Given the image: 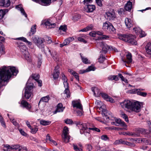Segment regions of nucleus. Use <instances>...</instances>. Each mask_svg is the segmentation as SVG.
<instances>
[{
  "instance_id": "58",
  "label": "nucleus",
  "mask_w": 151,
  "mask_h": 151,
  "mask_svg": "<svg viewBox=\"0 0 151 151\" xmlns=\"http://www.w3.org/2000/svg\"><path fill=\"white\" fill-rule=\"evenodd\" d=\"M46 39L48 43L50 44L52 43V41L50 37L47 36L46 37Z\"/></svg>"
},
{
  "instance_id": "2",
  "label": "nucleus",
  "mask_w": 151,
  "mask_h": 151,
  "mask_svg": "<svg viewBox=\"0 0 151 151\" xmlns=\"http://www.w3.org/2000/svg\"><path fill=\"white\" fill-rule=\"evenodd\" d=\"M120 104L122 108L129 112L134 111L138 112L140 110L141 106L139 103L137 101L125 100L121 102Z\"/></svg>"
},
{
  "instance_id": "55",
  "label": "nucleus",
  "mask_w": 151,
  "mask_h": 151,
  "mask_svg": "<svg viewBox=\"0 0 151 151\" xmlns=\"http://www.w3.org/2000/svg\"><path fill=\"white\" fill-rule=\"evenodd\" d=\"M139 34H140L139 36L141 37H144L146 36V34L145 33V32L143 31L142 29H141V31H140Z\"/></svg>"
},
{
  "instance_id": "13",
  "label": "nucleus",
  "mask_w": 151,
  "mask_h": 151,
  "mask_svg": "<svg viewBox=\"0 0 151 151\" xmlns=\"http://www.w3.org/2000/svg\"><path fill=\"white\" fill-rule=\"evenodd\" d=\"M36 3H38L42 5L46 6L49 5L51 3V0H32Z\"/></svg>"
},
{
  "instance_id": "29",
  "label": "nucleus",
  "mask_w": 151,
  "mask_h": 151,
  "mask_svg": "<svg viewBox=\"0 0 151 151\" xmlns=\"http://www.w3.org/2000/svg\"><path fill=\"white\" fill-rule=\"evenodd\" d=\"M50 99L49 96L43 97L41 98L38 103V105H39L41 102H47Z\"/></svg>"
},
{
  "instance_id": "56",
  "label": "nucleus",
  "mask_w": 151,
  "mask_h": 151,
  "mask_svg": "<svg viewBox=\"0 0 151 151\" xmlns=\"http://www.w3.org/2000/svg\"><path fill=\"white\" fill-rule=\"evenodd\" d=\"M65 122L67 124H73V122L71 119H67L65 121Z\"/></svg>"
},
{
  "instance_id": "36",
  "label": "nucleus",
  "mask_w": 151,
  "mask_h": 151,
  "mask_svg": "<svg viewBox=\"0 0 151 151\" xmlns=\"http://www.w3.org/2000/svg\"><path fill=\"white\" fill-rule=\"evenodd\" d=\"M104 115L105 116L104 117V119L107 122H109L110 119H111V120L114 121V119H116L115 117H110L109 116H106L105 115V114H104Z\"/></svg>"
},
{
  "instance_id": "49",
  "label": "nucleus",
  "mask_w": 151,
  "mask_h": 151,
  "mask_svg": "<svg viewBox=\"0 0 151 151\" xmlns=\"http://www.w3.org/2000/svg\"><path fill=\"white\" fill-rule=\"evenodd\" d=\"M141 141V142H143L145 143H147V144L149 145H151V141L148 140H147L145 139H140Z\"/></svg>"
},
{
  "instance_id": "42",
  "label": "nucleus",
  "mask_w": 151,
  "mask_h": 151,
  "mask_svg": "<svg viewBox=\"0 0 151 151\" xmlns=\"http://www.w3.org/2000/svg\"><path fill=\"white\" fill-rule=\"evenodd\" d=\"M121 116L124 119V120L126 122H128L129 120L128 119V117L125 114L122 113L121 114Z\"/></svg>"
},
{
  "instance_id": "32",
  "label": "nucleus",
  "mask_w": 151,
  "mask_h": 151,
  "mask_svg": "<svg viewBox=\"0 0 151 151\" xmlns=\"http://www.w3.org/2000/svg\"><path fill=\"white\" fill-rule=\"evenodd\" d=\"M8 11L7 9L0 10V19H2L3 17Z\"/></svg>"
},
{
  "instance_id": "12",
  "label": "nucleus",
  "mask_w": 151,
  "mask_h": 151,
  "mask_svg": "<svg viewBox=\"0 0 151 151\" xmlns=\"http://www.w3.org/2000/svg\"><path fill=\"white\" fill-rule=\"evenodd\" d=\"M140 138H132L130 139V141L131 142H132L126 141L125 145L131 147H134L135 146V144L133 142H137L138 143H140Z\"/></svg>"
},
{
  "instance_id": "18",
  "label": "nucleus",
  "mask_w": 151,
  "mask_h": 151,
  "mask_svg": "<svg viewBox=\"0 0 151 151\" xmlns=\"http://www.w3.org/2000/svg\"><path fill=\"white\" fill-rule=\"evenodd\" d=\"M127 59L126 60L122 58V60L124 62L127 63H131L132 61V55L131 53L128 52V54L126 55Z\"/></svg>"
},
{
  "instance_id": "10",
  "label": "nucleus",
  "mask_w": 151,
  "mask_h": 151,
  "mask_svg": "<svg viewBox=\"0 0 151 151\" xmlns=\"http://www.w3.org/2000/svg\"><path fill=\"white\" fill-rule=\"evenodd\" d=\"M103 29L105 30L112 31L114 32L115 29L112 24L109 22H106L103 24Z\"/></svg>"
},
{
  "instance_id": "47",
  "label": "nucleus",
  "mask_w": 151,
  "mask_h": 151,
  "mask_svg": "<svg viewBox=\"0 0 151 151\" xmlns=\"http://www.w3.org/2000/svg\"><path fill=\"white\" fill-rule=\"evenodd\" d=\"M95 70V68L93 66H89L86 69L87 72L91 71H94Z\"/></svg>"
},
{
  "instance_id": "16",
  "label": "nucleus",
  "mask_w": 151,
  "mask_h": 151,
  "mask_svg": "<svg viewBox=\"0 0 151 151\" xmlns=\"http://www.w3.org/2000/svg\"><path fill=\"white\" fill-rule=\"evenodd\" d=\"M63 84L64 87L65 88V90L64 91V93L66 94L67 98H69L70 95L69 89L68 88V86L67 81H63Z\"/></svg>"
},
{
  "instance_id": "8",
  "label": "nucleus",
  "mask_w": 151,
  "mask_h": 151,
  "mask_svg": "<svg viewBox=\"0 0 151 151\" xmlns=\"http://www.w3.org/2000/svg\"><path fill=\"white\" fill-rule=\"evenodd\" d=\"M96 44L97 46H100L102 48V51L104 53H106L110 48V46L107 45L103 42L97 41L96 42Z\"/></svg>"
},
{
  "instance_id": "46",
  "label": "nucleus",
  "mask_w": 151,
  "mask_h": 151,
  "mask_svg": "<svg viewBox=\"0 0 151 151\" xmlns=\"http://www.w3.org/2000/svg\"><path fill=\"white\" fill-rule=\"evenodd\" d=\"M81 18V15L79 14H76L73 17V19L75 21H77Z\"/></svg>"
},
{
  "instance_id": "14",
  "label": "nucleus",
  "mask_w": 151,
  "mask_h": 151,
  "mask_svg": "<svg viewBox=\"0 0 151 151\" xmlns=\"http://www.w3.org/2000/svg\"><path fill=\"white\" fill-rule=\"evenodd\" d=\"M101 96L106 101H109L111 103L114 102V100L111 97L108 96L106 94L104 93H100Z\"/></svg>"
},
{
  "instance_id": "60",
  "label": "nucleus",
  "mask_w": 151,
  "mask_h": 151,
  "mask_svg": "<svg viewBox=\"0 0 151 151\" xmlns=\"http://www.w3.org/2000/svg\"><path fill=\"white\" fill-rule=\"evenodd\" d=\"M105 57L101 56L99 58V62L100 63H102L104 61V60H105Z\"/></svg>"
},
{
  "instance_id": "64",
  "label": "nucleus",
  "mask_w": 151,
  "mask_h": 151,
  "mask_svg": "<svg viewBox=\"0 0 151 151\" xmlns=\"http://www.w3.org/2000/svg\"><path fill=\"white\" fill-rule=\"evenodd\" d=\"M86 148L88 151H91L92 150V147L90 145H86Z\"/></svg>"
},
{
  "instance_id": "4",
  "label": "nucleus",
  "mask_w": 151,
  "mask_h": 151,
  "mask_svg": "<svg viewBox=\"0 0 151 151\" xmlns=\"http://www.w3.org/2000/svg\"><path fill=\"white\" fill-rule=\"evenodd\" d=\"M118 37L120 40L127 42L132 45H136L137 44L136 40L134 39L135 37L131 34H119L118 35Z\"/></svg>"
},
{
  "instance_id": "61",
  "label": "nucleus",
  "mask_w": 151,
  "mask_h": 151,
  "mask_svg": "<svg viewBox=\"0 0 151 151\" xmlns=\"http://www.w3.org/2000/svg\"><path fill=\"white\" fill-rule=\"evenodd\" d=\"M19 130L20 133L22 135L24 136H26L27 135V134H26V133H25L22 129H19Z\"/></svg>"
},
{
  "instance_id": "39",
  "label": "nucleus",
  "mask_w": 151,
  "mask_h": 151,
  "mask_svg": "<svg viewBox=\"0 0 151 151\" xmlns=\"http://www.w3.org/2000/svg\"><path fill=\"white\" fill-rule=\"evenodd\" d=\"M38 60L37 61V67L38 68H40L42 62V55H39L38 57Z\"/></svg>"
},
{
  "instance_id": "25",
  "label": "nucleus",
  "mask_w": 151,
  "mask_h": 151,
  "mask_svg": "<svg viewBox=\"0 0 151 151\" xmlns=\"http://www.w3.org/2000/svg\"><path fill=\"white\" fill-rule=\"evenodd\" d=\"M132 6V3L129 1L124 6V9L126 10L130 11L131 9Z\"/></svg>"
},
{
  "instance_id": "7",
  "label": "nucleus",
  "mask_w": 151,
  "mask_h": 151,
  "mask_svg": "<svg viewBox=\"0 0 151 151\" xmlns=\"http://www.w3.org/2000/svg\"><path fill=\"white\" fill-rule=\"evenodd\" d=\"M80 127L81 128L80 130L81 133L84 134L86 136H90V128H87L86 124H81Z\"/></svg>"
},
{
  "instance_id": "48",
  "label": "nucleus",
  "mask_w": 151,
  "mask_h": 151,
  "mask_svg": "<svg viewBox=\"0 0 151 151\" xmlns=\"http://www.w3.org/2000/svg\"><path fill=\"white\" fill-rule=\"evenodd\" d=\"M73 149L75 151H83L81 148L78 147L77 146L74 144L73 145Z\"/></svg>"
},
{
  "instance_id": "62",
  "label": "nucleus",
  "mask_w": 151,
  "mask_h": 151,
  "mask_svg": "<svg viewBox=\"0 0 151 151\" xmlns=\"http://www.w3.org/2000/svg\"><path fill=\"white\" fill-rule=\"evenodd\" d=\"M96 2L98 5L99 6H101L102 5V2L103 0H96Z\"/></svg>"
},
{
  "instance_id": "37",
  "label": "nucleus",
  "mask_w": 151,
  "mask_h": 151,
  "mask_svg": "<svg viewBox=\"0 0 151 151\" xmlns=\"http://www.w3.org/2000/svg\"><path fill=\"white\" fill-rule=\"evenodd\" d=\"M18 39L19 40H21L22 41H23L24 42H26V43L28 45H32V43L31 42L28 41L27 40V39L25 37H21L19 38Z\"/></svg>"
},
{
  "instance_id": "17",
  "label": "nucleus",
  "mask_w": 151,
  "mask_h": 151,
  "mask_svg": "<svg viewBox=\"0 0 151 151\" xmlns=\"http://www.w3.org/2000/svg\"><path fill=\"white\" fill-rule=\"evenodd\" d=\"M59 66L57 65L55 67L54 72L52 74L53 78L54 79H57L60 74V73L58 70Z\"/></svg>"
},
{
  "instance_id": "33",
  "label": "nucleus",
  "mask_w": 151,
  "mask_h": 151,
  "mask_svg": "<svg viewBox=\"0 0 151 151\" xmlns=\"http://www.w3.org/2000/svg\"><path fill=\"white\" fill-rule=\"evenodd\" d=\"M108 79L109 80L112 81L115 80V81H117L119 79V78L118 75L116 76H110L108 77Z\"/></svg>"
},
{
  "instance_id": "44",
  "label": "nucleus",
  "mask_w": 151,
  "mask_h": 151,
  "mask_svg": "<svg viewBox=\"0 0 151 151\" xmlns=\"http://www.w3.org/2000/svg\"><path fill=\"white\" fill-rule=\"evenodd\" d=\"M118 76H119V77L122 81H124L125 83H128V80L127 79H125L122 74L121 73H119Z\"/></svg>"
},
{
  "instance_id": "38",
  "label": "nucleus",
  "mask_w": 151,
  "mask_h": 151,
  "mask_svg": "<svg viewBox=\"0 0 151 151\" xmlns=\"http://www.w3.org/2000/svg\"><path fill=\"white\" fill-rule=\"evenodd\" d=\"M51 123V122L48 121L41 120L40 122V124L44 125H47Z\"/></svg>"
},
{
  "instance_id": "52",
  "label": "nucleus",
  "mask_w": 151,
  "mask_h": 151,
  "mask_svg": "<svg viewBox=\"0 0 151 151\" xmlns=\"http://www.w3.org/2000/svg\"><path fill=\"white\" fill-rule=\"evenodd\" d=\"M78 40L81 42H83L84 43H86L87 42L85 40L84 38L81 37H78Z\"/></svg>"
},
{
  "instance_id": "57",
  "label": "nucleus",
  "mask_w": 151,
  "mask_h": 151,
  "mask_svg": "<svg viewBox=\"0 0 151 151\" xmlns=\"http://www.w3.org/2000/svg\"><path fill=\"white\" fill-rule=\"evenodd\" d=\"M88 31L93 29V26L92 24H91L86 27Z\"/></svg>"
},
{
  "instance_id": "6",
  "label": "nucleus",
  "mask_w": 151,
  "mask_h": 151,
  "mask_svg": "<svg viewBox=\"0 0 151 151\" xmlns=\"http://www.w3.org/2000/svg\"><path fill=\"white\" fill-rule=\"evenodd\" d=\"M33 41L40 48L42 49L44 48L45 45L43 43L45 42V40L43 38L35 37L33 39Z\"/></svg>"
},
{
  "instance_id": "24",
  "label": "nucleus",
  "mask_w": 151,
  "mask_h": 151,
  "mask_svg": "<svg viewBox=\"0 0 151 151\" xmlns=\"http://www.w3.org/2000/svg\"><path fill=\"white\" fill-rule=\"evenodd\" d=\"M16 8L18 10L20 11L22 14L24 15L26 17H27V14L25 12L24 9L22 7V5H17L16 6Z\"/></svg>"
},
{
  "instance_id": "35",
  "label": "nucleus",
  "mask_w": 151,
  "mask_h": 151,
  "mask_svg": "<svg viewBox=\"0 0 151 151\" xmlns=\"http://www.w3.org/2000/svg\"><path fill=\"white\" fill-rule=\"evenodd\" d=\"M123 134L124 135H129L134 137H138L139 136V134L136 133H132L123 132Z\"/></svg>"
},
{
  "instance_id": "19",
  "label": "nucleus",
  "mask_w": 151,
  "mask_h": 151,
  "mask_svg": "<svg viewBox=\"0 0 151 151\" xmlns=\"http://www.w3.org/2000/svg\"><path fill=\"white\" fill-rule=\"evenodd\" d=\"M124 21L126 26L127 28L129 29L132 27L133 22L130 19L126 18Z\"/></svg>"
},
{
  "instance_id": "45",
  "label": "nucleus",
  "mask_w": 151,
  "mask_h": 151,
  "mask_svg": "<svg viewBox=\"0 0 151 151\" xmlns=\"http://www.w3.org/2000/svg\"><path fill=\"white\" fill-rule=\"evenodd\" d=\"M81 57L82 62L85 64H88L90 63V62L88 60V59L85 58L83 57L81 55Z\"/></svg>"
},
{
  "instance_id": "21",
  "label": "nucleus",
  "mask_w": 151,
  "mask_h": 151,
  "mask_svg": "<svg viewBox=\"0 0 151 151\" xmlns=\"http://www.w3.org/2000/svg\"><path fill=\"white\" fill-rule=\"evenodd\" d=\"M21 104L23 107L26 108L29 110L31 108V105L25 101L22 100L21 101Z\"/></svg>"
},
{
  "instance_id": "34",
  "label": "nucleus",
  "mask_w": 151,
  "mask_h": 151,
  "mask_svg": "<svg viewBox=\"0 0 151 151\" xmlns=\"http://www.w3.org/2000/svg\"><path fill=\"white\" fill-rule=\"evenodd\" d=\"M36 25H34L33 27H32L30 30V32H29V35L30 36L35 33L36 31Z\"/></svg>"
},
{
  "instance_id": "20",
  "label": "nucleus",
  "mask_w": 151,
  "mask_h": 151,
  "mask_svg": "<svg viewBox=\"0 0 151 151\" xmlns=\"http://www.w3.org/2000/svg\"><path fill=\"white\" fill-rule=\"evenodd\" d=\"M65 107L63 106L62 104L61 103H59L57 105V108L55 110L54 112V114H55L57 112H62L63 111Z\"/></svg>"
},
{
  "instance_id": "51",
  "label": "nucleus",
  "mask_w": 151,
  "mask_h": 151,
  "mask_svg": "<svg viewBox=\"0 0 151 151\" xmlns=\"http://www.w3.org/2000/svg\"><path fill=\"white\" fill-rule=\"evenodd\" d=\"M20 147V145L19 144L12 145V150H17Z\"/></svg>"
},
{
  "instance_id": "54",
  "label": "nucleus",
  "mask_w": 151,
  "mask_h": 151,
  "mask_svg": "<svg viewBox=\"0 0 151 151\" xmlns=\"http://www.w3.org/2000/svg\"><path fill=\"white\" fill-rule=\"evenodd\" d=\"M10 120L13 124L15 126H18V123L15 120L14 118H10Z\"/></svg>"
},
{
  "instance_id": "3",
  "label": "nucleus",
  "mask_w": 151,
  "mask_h": 151,
  "mask_svg": "<svg viewBox=\"0 0 151 151\" xmlns=\"http://www.w3.org/2000/svg\"><path fill=\"white\" fill-rule=\"evenodd\" d=\"M39 76L38 74H32L29 78L27 82V86L25 88L24 93V96L27 99H29L30 98H32V89L33 88V84L30 83V85H28L29 83L30 82V80H32L33 81L34 80L35 81L39 80Z\"/></svg>"
},
{
  "instance_id": "26",
  "label": "nucleus",
  "mask_w": 151,
  "mask_h": 151,
  "mask_svg": "<svg viewBox=\"0 0 151 151\" xmlns=\"http://www.w3.org/2000/svg\"><path fill=\"white\" fill-rule=\"evenodd\" d=\"M133 90L134 93H137L138 95L145 97L147 95L146 93L140 92V89H134Z\"/></svg>"
},
{
  "instance_id": "41",
  "label": "nucleus",
  "mask_w": 151,
  "mask_h": 151,
  "mask_svg": "<svg viewBox=\"0 0 151 151\" xmlns=\"http://www.w3.org/2000/svg\"><path fill=\"white\" fill-rule=\"evenodd\" d=\"M59 30H62L63 32H66L67 30V27L66 25H61L59 28Z\"/></svg>"
},
{
  "instance_id": "15",
  "label": "nucleus",
  "mask_w": 151,
  "mask_h": 151,
  "mask_svg": "<svg viewBox=\"0 0 151 151\" xmlns=\"http://www.w3.org/2000/svg\"><path fill=\"white\" fill-rule=\"evenodd\" d=\"M45 25L47 29H51L56 27V24L55 23H53L50 20H47L45 22Z\"/></svg>"
},
{
  "instance_id": "59",
  "label": "nucleus",
  "mask_w": 151,
  "mask_h": 151,
  "mask_svg": "<svg viewBox=\"0 0 151 151\" xmlns=\"http://www.w3.org/2000/svg\"><path fill=\"white\" fill-rule=\"evenodd\" d=\"M46 142H47L48 141H49L50 142H51L52 140L51 139V137L49 136L48 134H47L46 137Z\"/></svg>"
},
{
  "instance_id": "11",
  "label": "nucleus",
  "mask_w": 151,
  "mask_h": 151,
  "mask_svg": "<svg viewBox=\"0 0 151 151\" xmlns=\"http://www.w3.org/2000/svg\"><path fill=\"white\" fill-rule=\"evenodd\" d=\"M105 18L108 20L111 21L114 20L116 18V15L113 12H108L106 13Z\"/></svg>"
},
{
  "instance_id": "40",
  "label": "nucleus",
  "mask_w": 151,
  "mask_h": 151,
  "mask_svg": "<svg viewBox=\"0 0 151 151\" xmlns=\"http://www.w3.org/2000/svg\"><path fill=\"white\" fill-rule=\"evenodd\" d=\"M29 129L31 130V132L33 134H35L38 130V128L37 127H35L34 128H32L31 127Z\"/></svg>"
},
{
  "instance_id": "31",
  "label": "nucleus",
  "mask_w": 151,
  "mask_h": 151,
  "mask_svg": "<svg viewBox=\"0 0 151 151\" xmlns=\"http://www.w3.org/2000/svg\"><path fill=\"white\" fill-rule=\"evenodd\" d=\"M49 52L51 55L53 59L55 61H57V60L58 56L56 52L55 51H54L52 52V53H51V51L50 50H49Z\"/></svg>"
},
{
  "instance_id": "22",
  "label": "nucleus",
  "mask_w": 151,
  "mask_h": 151,
  "mask_svg": "<svg viewBox=\"0 0 151 151\" xmlns=\"http://www.w3.org/2000/svg\"><path fill=\"white\" fill-rule=\"evenodd\" d=\"M10 4V0H0V6L6 7Z\"/></svg>"
},
{
  "instance_id": "27",
  "label": "nucleus",
  "mask_w": 151,
  "mask_h": 151,
  "mask_svg": "<svg viewBox=\"0 0 151 151\" xmlns=\"http://www.w3.org/2000/svg\"><path fill=\"white\" fill-rule=\"evenodd\" d=\"M95 7L94 5H93L88 4L87 5L86 10L87 12H93L95 9Z\"/></svg>"
},
{
  "instance_id": "63",
  "label": "nucleus",
  "mask_w": 151,
  "mask_h": 151,
  "mask_svg": "<svg viewBox=\"0 0 151 151\" xmlns=\"http://www.w3.org/2000/svg\"><path fill=\"white\" fill-rule=\"evenodd\" d=\"M96 32L95 31H92L89 33V35L90 36H91L92 37H95L96 36Z\"/></svg>"
},
{
  "instance_id": "23",
  "label": "nucleus",
  "mask_w": 151,
  "mask_h": 151,
  "mask_svg": "<svg viewBox=\"0 0 151 151\" xmlns=\"http://www.w3.org/2000/svg\"><path fill=\"white\" fill-rule=\"evenodd\" d=\"M72 103L73 107H76L81 110H83L82 106L80 102L73 101L72 102Z\"/></svg>"
},
{
  "instance_id": "28",
  "label": "nucleus",
  "mask_w": 151,
  "mask_h": 151,
  "mask_svg": "<svg viewBox=\"0 0 151 151\" xmlns=\"http://www.w3.org/2000/svg\"><path fill=\"white\" fill-rule=\"evenodd\" d=\"M146 53L151 56V43H148L145 47Z\"/></svg>"
},
{
  "instance_id": "30",
  "label": "nucleus",
  "mask_w": 151,
  "mask_h": 151,
  "mask_svg": "<svg viewBox=\"0 0 151 151\" xmlns=\"http://www.w3.org/2000/svg\"><path fill=\"white\" fill-rule=\"evenodd\" d=\"M114 121L116 122V124L119 125V126L120 125L121 126H123L125 125V122L122 121L119 119L116 118L114 119Z\"/></svg>"
},
{
  "instance_id": "53",
  "label": "nucleus",
  "mask_w": 151,
  "mask_h": 151,
  "mask_svg": "<svg viewBox=\"0 0 151 151\" xmlns=\"http://www.w3.org/2000/svg\"><path fill=\"white\" fill-rule=\"evenodd\" d=\"M101 139L104 141H106L109 139V138L106 135H103L101 137Z\"/></svg>"
},
{
  "instance_id": "5",
  "label": "nucleus",
  "mask_w": 151,
  "mask_h": 151,
  "mask_svg": "<svg viewBox=\"0 0 151 151\" xmlns=\"http://www.w3.org/2000/svg\"><path fill=\"white\" fill-rule=\"evenodd\" d=\"M21 52L24 56V58L28 61H30V57L29 54L27 50V48L24 45H20L19 46Z\"/></svg>"
},
{
  "instance_id": "9",
  "label": "nucleus",
  "mask_w": 151,
  "mask_h": 151,
  "mask_svg": "<svg viewBox=\"0 0 151 151\" xmlns=\"http://www.w3.org/2000/svg\"><path fill=\"white\" fill-rule=\"evenodd\" d=\"M68 129L66 127H65L63 130V133L62 137L63 140L66 143L68 142L69 139L68 135Z\"/></svg>"
},
{
  "instance_id": "1",
  "label": "nucleus",
  "mask_w": 151,
  "mask_h": 151,
  "mask_svg": "<svg viewBox=\"0 0 151 151\" xmlns=\"http://www.w3.org/2000/svg\"><path fill=\"white\" fill-rule=\"evenodd\" d=\"M18 70L14 67L3 66L0 69V84L5 86L12 76V75L16 76Z\"/></svg>"
},
{
  "instance_id": "43",
  "label": "nucleus",
  "mask_w": 151,
  "mask_h": 151,
  "mask_svg": "<svg viewBox=\"0 0 151 151\" xmlns=\"http://www.w3.org/2000/svg\"><path fill=\"white\" fill-rule=\"evenodd\" d=\"M92 91L93 92L94 94L96 96V95H98L99 94V91L98 89L96 88H92Z\"/></svg>"
},
{
  "instance_id": "50",
  "label": "nucleus",
  "mask_w": 151,
  "mask_h": 151,
  "mask_svg": "<svg viewBox=\"0 0 151 151\" xmlns=\"http://www.w3.org/2000/svg\"><path fill=\"white\" fill-rule=\"evenodd\" d=\"M141 29L139 27L134 28L133 29L134 32H135V33L137 34L140 33Z\"/></svg>"
}]
</instances>
